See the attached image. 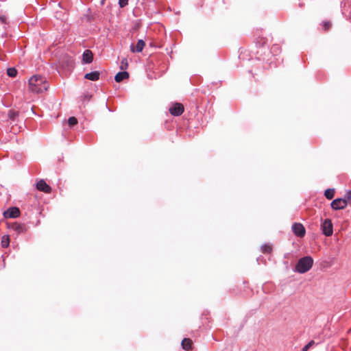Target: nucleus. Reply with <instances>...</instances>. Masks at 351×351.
<instances>
[{
  "mask_svg": "<svg viewBox=\"0 0 351 351\" xmlns=\"http://www.w3.org/2000/svg\"><path fill=\"white\" fill-rule=\"evenodd\" d=\"M315 341H311L310 342H308L303 348H302V351H307L311 346H313L314 344H315Z\"/></svg>",
  "mask_w": 351,
  "mask_h": 351,
  "instance_id": "20",
  "label": "nucleus"
},
{
  "mask_svg": "<svg viewBox=\"0 0 351 351\" xmlns=\"http://www.w3.org/2000/svg\"><path fill=\"white\" fill-rule=\"evenodd\" d=\"M0 19H1V21L2 22H4V20H5L4 17H0Z\"/></svg>",
  "mask_w": 351,
  "mask_h": 351,
  "instance_id": "26",
  "label": "nucleus"
},
{
  "mask_svg": "<svg viewBox=\"0 0 351 351\" xmlns=\"http://www.w3.org/2000/svg\"><path fill=\"white\" fill-rule=\"evenodd\" d=\"M347 205V200L343 198L335 199L330 204L331 208L336 210L344 209Z\"/></svg>",
  "mask_w": 351,
  "mask_h": 351,
  "instance_id": "4",
  "label": "nucleus"
},
{
  "mask_svg": "<svg viewBox=\"0 0 351 351\" xmlns=\"http://www.w3.org/2000/svg\"><path fill=\"white\" fill-rule=\"evenodd\" d=\"M93 55L90 50L86 49L84 51L82 55V61L84 63L88 64L93 61Z\"/></svg>",
  "mask_w": 351,
  "mask_h": 351,
  "instance_id": "9",
  "label": "nucleus"
},
{
  "mask_svg": "<svg viewBox=\"0 0 351 351\" xmlns=\"http://www.w3.org/2000/svg\"><path fill=\"white\" fill-rule=\"evenodd\" d=\"M49 82L44 77L34 75L29 80V90L34 93H41L48 89Z\"/></svg>",
  "mask_w": 351,
  "mask_h": 351,
  "instance_id": "1",
  "label": "nucleus"
},
{
  "mask_svg": "<svg viewBox=\"0 0 351 351\" xmlns=\"http://www.w3.org/2000/svg\"><path fill=\"white\" fill-rule=\"evenodd\" d=\"M193 341L189 338H184L182 341V346L183 349L189 350L191 349Z\"/></svg>",
  "mask_w": 351,
  "mask_h": 351,
  "instance_id": "13",
  "label": "nucleus"
},
{
  "mask_svg": "<svg viewBox=\"0 0 351 351\" xmlns=\"http://www.w3.org/2000/svg\"><path fill=\"white\" fill-rule=\"evenodd\" d=\"M128 66V61L127 59H123L121 60V69L123 70L125 69Z\"/></svg>",
  "mask_w": 351,
  "mask_h": 351,
  "instance_id": "22",
  "label": "nucleus"
},
{
  "mask_svg": "<svg viewBox=\"0 0 351 351\" xmlns=\"http://www.w3.org/2000/svg\"><path fill=\"white\" fill-rule=\"evenodd\" d=\"M145 45L143 40H138L136 47L133 45L130 46V49L132 52H141Z\"/></svg>",
  "mask_w": 351,
  "mask_h": 351,
  "instance_id": "10",
  "label": "nucleus"
},
{
  "mask_svg": "<svg viewBox=\"0 0 351 351\" xmlns=\"http://www.w3.org/2000/svg\"><path fill=\"white\" fill-rule=\"evenodd\" d=\"M13 228L19 232H21L23 229L21 225L17 223L13 225Z\"/></svg>",
  "mask_w": 351,
  "mask_h": 351,
  "instance_id": "21",
  "label": "nucleus"
},
{
  "mask_svg": "<svg viewBox=\"0 0 351 351\" xmlns=\"http://www.w3.org/2000/svg\"><path fill=\"white\" fill-rule=\"evenodd\" d=\"M330 23L329 22H324L322 27L324 30H328L330 27Z\"/></svg>",
  "mask_w": 351,
  "mask_h": 351,
  "instance_id": "25",
  "label": "nucleus"
},
{
  "mask_svg": "<svg viewBox=\"0 0 351 351\" xmlns=\"http://www.w3.org/2000/svg\"><path fill=\"white\" fill-rule=\"evenodd\" d=\"M68 123L70 126L75 125L77 123V120L74 117H69L68 119Z\"/></svg>",
  "mask_w": 351,
  "mask_h": 351,
  "instance_id": "19",
  "label": "nucleus"
},
{
  "mask_svg": "<svg viewBox=\"0 0 351 351\" xmlns=\"http://www.w3.org/2000/svg\"><path fill=\"white\" fill-rule=\"evenodd\" d=\"M7 74L11 77H16V74H17V71L15 68H9L7 70Z\"/></svg>",
  "mask_w": 351,
  "mask_h": 351,
  "instance_id": "17",
  "label": "nucleus"
},
{
  "mask_svg": "<svg viewBox=\"0 0 351 351\" xmlns=\"http://www.w3.org/2000/svg\"><path fill=\"white\" fill-rule=\"evenodd\" d=\"M18 115L19 112L13 110H10L8 112V117L12 121H14Z\"/></svg>",
  "mask_w": 351,
  "mask_h": 351,
  "instance_id": "16",
  "label": "nucleus"
},
{
  "mask_svg": "<svg viewBox=\"0 0 351 351\" xmlns=\"http://www.w3.org/2000/svg\"><path fill=\"white\" fill-rule=\"evenodd\" d=\"M321 230L326 237H330L333 233V225L330 219H325L321 224Z\"/></svg>",
  "mask_w": 351,
  "mask_h": 351,
  "instance_id": "3",
  "label": "nucleus"
},
{
  "mask_svg": "<svg viewBox=\"0 0 351 351\" xmlns=\"http://www.w3.org/2000/svg\"><path fill=\"white\" fill-rule=\"evenodd\" d=\"M170 113L173 116H179L184 112V106L180 103H176L169 108Z\"/></svg>",
  "mask_w": 351,
  "mask_h": 351,
  "instance_id": "6",
  "label": "nucleus"
},
{
  "mask_svg": "<svg viewBox=\"0 0 351 351\" xmlns=\"http://www.w3.org/2000/svg\"><path fill=\"white\" fill-rule=\"evenodd\" d=\"M347 202H348V204H350L351 205V191H349L347 193H346V198H345Z\"/></svg>",
  "mask_w": 351,
  "mask_h": 351,
  "instance_id": "23",
  "label": "nucleus"
},
{
  "mask_svg": "<svg viewBox=\"0 0 351 351\" xmlns=\"http://www.w3.org/2000/svg\"><path fill=\"white\" fill-rule=\"evenodd\" d=\"M20 215V210L16 207H12L8 209L3 213V215L5 218H16Z\"/></svg>",
  "mask_w": 351,
  "mask_h": 351,
  "instance_id": "7",
  "label": "nucleus"
},
{
  "mask_svg": "<svg viewBox=\"0 0 351 351\" xmlns=\"http://www.w3.org/2000/svg\"><path fill=\"white\" fill-rule=\"evenodd\" d=\"M313 265L311 256H306L300 258L295 265V271L300 274H304L309 271Z\"/></svg>",
  "mask_w": 351,
  "mask_h": 351,
  "instance_id": "2",
  "label": "nucleus"
},
{
  "mask_svg": "<svg viewBox=\"0 0 351 351\" xmlns=\"http://www.w3.org/2000/svg\"><path fill=\"white\" fill-rule=\"evenodd\" d=\"M100 73L99 71H93L88 73H86L84 75V77L87 80H91V81H97L99 79Z\"/></svg>",
  "mask_w": 351,
  "mask_h": 351,
  "instance_id": "11",
  "label": "nucleus"
},
{
  "mask_svg": "<svg viewBox=\"0 0 351 351\" xmlns=\"http://www.w3.org/2000/svg\"><path fill=\"white\" fill-rule=\"evenodd\" d=\"M36 188L38 190L49 193L51 191V188L43 180H40L36 184Z\"/></svg>",
  "mask_w": 351,
  "mask_h": 351,
  "instance_id": "8",
  "label": "nucleus"
},
{
  "mask_svg": "<svg viewBox=\"0 0 351 351\" xmlns=\"http://www.w3.org/2000/svg\"><path fill=\"white\" fill-rule=\"evenodd\" d=\"M293 234L299 237H304L306 234V230L304 226L300 223H294L291 227Z\"/></svg>",
  "mask_w": 351,
  "mask_h": 351,
  "instance_id": "5",
  "label": "nucleus"
},
{
  "mask_svg": "<svg viewBox=\"0 0 351 351\" xmlns=\"http://www.w3.org/2000/svg\"><path fill=\"white\" fill-rule=\"evenodd\" d=\"M9 243H10L9 237L8 235L3 236L1 239V246L5 248V247H8Z\"/></svg>",
  "mask_w": 351,
  "mask_h": 351,
  "instance_id": "15",
  "label": "nucleus"
},
{
  "mask_svg": "<svg viewBox=\"0 0 351 351\" xmlns=\"http://www.w3.org/2000/svg\"><path fill=\"white\" fill-rule=\"evenodd\" d=\"M324 195L328 199H331L334 197L335 191L334 189H328L325 191Z\"/></svg>",
  "mask_w": 351,
  "mask_h": 351,
  "instance_id": "14",
  "label": "nucleus"
},
{
  "mask_svg": "<svg viewBox=\"0 0 351 351\" xmlns=\"http://www.w3.org/2000/svg\"><path fill=\"white\" fill-rule=\"evenodd\" d=\"M128 3V0H119V4L121 8L125 7Z\"/></svg>",
  "mask_w": 351,
  "mask_h": 351,
  "instance_id": "24",
  "label": "nucleus"
},
{
  "mask_svg": "<svg viewBox=\"0 0 351 351\" xmlns=\"http://www.w3.org/2000/svg\"><path fill=\"white\" fill-rule=\"evenodd\" d=\"M129 77V73L127 71L119 72L114 77V80L117 82H120L125 79Z\"/></svg>",
  "mask_w": 351,
  "mask_h": 351,
  "instance_id": "12",
  "label": "nucleus"
},
{
  "mask_svg": "<svg viewBox=\"0 0 351 351\" xmlns=\"http://www.w3.org/2000/svg\"><path fill=\"white\" fill-rule=\"evenodd\" d=\"M262 252L263 253H270L272 250V247L270 245L265 244L261 247Z\"/></svg>",
  "mask_w": 351,
  "mask_h": 351,
  "instance_id": "18",
  "label": "nucleus"
}]
</instances>
